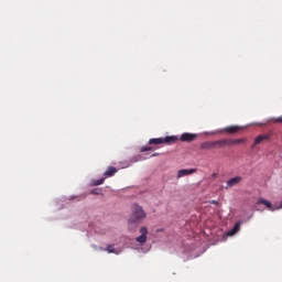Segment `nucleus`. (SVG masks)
Returning <instances> with one entry per match:
<instances>
[{"label": "nucleus", "instance_id": "1", "mask_svg": "<svg viewBox=\"0 0 282 282\" xmlns=\"http://www.w3.org/2000/svg\"><path fill=\"white\" fill-rule=\"evenodd\" d=\"M145 217H147V213H144V209H142L141 206H139V205L132 206L130 224H133L135 226L137 224H140V221H142V219H144Z\"/></svg>", "mask_w": 282, "mask_h": 282}, {"label": "nucleus", "instance_id": "2", "mask_svg": "<svg viewBox=\"0 0 282 282\" xmlns=\"http://www.w3.org/2000/svg\"><path fill=\"white\" fill-rule=\"evenodd\" d=\"M176 135L165 137V138H156L150 139L149 144H175L177 142Z\"/></svg>", "mask_w": 282, "mask_h": 282}, {"label": "nucleus", "instance_id": "3", "mask_svg": "<svg viewBox=\"0 0 282 282\" xmlns=\"http://www.w3.org/2000/svg\"><path fill=\"white\" fill-rule=\"evenodd\" d=\"M261 142H270V134H260L254 139L253 144L251 145V149H254L257 144H261Z\"/></svg>", "mask_w": 282, "mask_h": 282}, {"label": "nucleus", "instance_id": "4", "mask_svg": "<svg viewBox=\"0 0 282 282\" xmlns=\"http://www.w3.org/2000/svg\"><path fill=\"white\" fill-rule=\"evenodd\" d=\"M242 181H243V177L235 176V177L227 181L226 188H232V186H237V185L241 184Z\"/></svg>", "mask_w": 282, "mask_h": 282}, {"label": "nucleus", "instance_id": "5", "mask_svg": "<svg viewBox=\"0 0 282 282\" xmlns=\"http://www.w3.org/2000/svg\"><path fill=\"white\" fill-rule=\"evenodd\" d=\"M140 232H141V236L137 237L135 240L139 243H147V235H149V229H147V227H141Z\"/></svg>", "mask_w": 282, "mask_h": 282}, {"label": "nucleus", "instance_id": "6", "mask_svg": "<svg viewBox=\"0 0 282 282\" xmlns=\"http://www.w3.org/2000/svg\"><path fill=\"white\" fill-rule=\"evenodd\" d=\"M224 133H229L230 135H235V133H239L241 131V127L239 126H229L223 129Z\"/></svg>", "mask_w": 282, "mask_h": 282}, {"label": "nucleus", "instance_id": "7", "mask_svg": "<svg viewBox=\"0 0 282 282\" xmlns=\"http://www.w3.org/2000/svg\"><path fill=\"white\" fill-rule=\"evenodd\" d=\"M197 139V134L185 132L181 135L180 140L181 142H193Z\"/></svg>", "mask_w": 282, "mask_h": 282}, {"label": "nucleus", "instance_id": "8", "mask_svg": "<svg viewBox=\"0 0 282 282\" xmlns=\"http://www.w3.org/2000/svg\"><path fill=\"white\" fill-rule=\"evenodd\" d=\"M240 229H241V223L237 221L235 224L234 228H231L229 231H227L226 236L234 237V235H237V232H239Z\"/></svg>", "mask_w": 282, "mask_h": 282}, {"label": "nucleus", "instance_id": "9", "mask_svg": "<svg viewBox=\"0 0 282 282\" xmlns=\"http://www.w3.org/2000/svg\"><path fill=\"white\" fill-rule=\"evenodd\" d=\"M230 147V139H221L214 141V148Z\"/></svg>", "mask_w": 282, "mask_h": 282}, {"label": "nucleus", "instance_id": "10", "mask_svg": "<svg viewBox=\"0 0 282 282\" xmlns=\"http://www.w3.org/2000/svg\"><path fill=\"white\" fill-rule=\"evenodd\" d=\"M196 170L195 169H189V170H180L177 172V180L182 178V177H186V175H193V173H195Z\"/></svg>", "mask_w": 282, "mask_h": 282}, {"label": "nucleus", "instance_id": "11", "mask_svg": "<svg viewBox=\"0 0 282 282\" xmlns=\"http://www.w3.org/2000/svg\"><path fill=\"white\" fill-rule=\"evenodd\" d=\"M118 173V169L113 166H109L107 171L104 173L105 177H113L115 174Z\"/></svg>", "mask_w": 282, "mask_h": 282}, {"label": "nucleus", "instance_id": "12", "mask_svg": "<svg viewBox=\"0 0 282 282\" xmlns=\"http://www.w3.org/2000/svg\"><path fill=\"white\" fill-rule=\"evenodd\" d=\"M258 204H263V206H267L269 210H274V208H272V203H270V200H265V198H259Z\"/></svg>", "mask_w": 282, "mask_h": 282}, {"label": "nucleus", "instance_id": "13", "mask_svg": "<svg viewBox=\"0 0 282 282\" xmlns=\"http://www.w3.org/2000/svg\"><path fill=\"white\" fill-rule=\"evenodd\" d=\"M106 252H108L109 254H118V251L116 250V248L113 247V245H109L107 246L106 249H104Z\"/></svg>", "mask_w": 282, "mask_h": 282}, {"label": "nucleus", "instance_id": "14", "mask_svg": "<svg viewBox=\"0 0 282 282\" xmlns=\"http://www.w3.org/2000/svg\"><path fill=\"white\" fill-rule=\"evenodd\" d=\"M138 224H140V223H137V225L131 224V218H129L128 228H129L130 232H135V230H138Z\"/></svg>", "mask_w": 282, "mask_h": 282}, {"label": "nucleus", "instance_id": "15", "mask_svg": "<svg viewBox=\"0 0 282 282\" xmlns=\"http://www.w3.org/2000/svg\"><path fill=\"white\" fill-rule=\"evenodd\" d=\"M243 142H246V139H234V140L229 139V147L231 144H243Z\"/></svg>", "mask_w": 282, "mask_h": 282}, {"label": "nucleus", "instance_id": "16", "mask_svg": "<svg viewBox=\"0 0 282 282\" xmlns=\"http://www.w3.org/2000/svg\"><path fill=\"white\" fill-rule=\"evenodd\" d=\"M202 149H215L214 141L203 143Z\"/></svg>", "mask_w": 282, "mask_h": 282}, {"label": "nucleus", "instance_id": "17", "mask_svg": "<svg viewBox=\"0 0 282 282\" xmlns=\"http://www.w3.org/2000/svg\"><path fill=\"white\" fill-rule=\"evenodd\" d=\"M100 184H105V177L93 181V186H100Z\"/></svg>", "mask_w": 282, "mask_h": 282}, {"label": "nucleus", "instance_id": "18", "mask_svg": "<svg viewBox=\"0 0 282 282\" xmlns=\"http://www.w3.org/2000/svg\"><path fill=\"white\" fill-rule=\"evenodd\" d=\"M147 151H151V147H143L141 148V152L144 153Z\"/></svg>", "mask_w": 282, "mask_h": 282}, {"label": "nucleus", "instance_id": "19", "mask_svg": "<svg viewBox=\"0 0 282 282\" xmlns=\"http://www.w3.org/2000/svg\"><path fill=\"white\" fill-rule=\"evenodd\" d=\"M91 195H100V192H98V189H93Z\"/></svg>", "mask_w": 282, "mask_h": 282}, {"label": "nucleus", "instance_id": "20", "mask_svg": "<svg viewBox=\"0 0 282 282\" xmlns=\"http://www.w3.org/2000/svg\"><path fill=\"white\" fill-rule=\"evenodd\" d=\"M209 204H214V206H217L219 204L217 200H210Z\"/></svg>", "mask_w": 282, "mask_h": 282}, {"label": "nucleus", "instance_id": "21", "mask_svg": "<svg viewBox=\"0 0 282 282\" xmlns=\"http://www.w3.org/2000/svg\"><path fill=\"white\" fill-rule=\"evenodd\" d=\"M275 122H282V117H279L278 119H275Z\"/></svg>", "mask_w": 282, "mask_h": 282}, {"label": "nucleus", "instance_id": "22", "mask_svg": "<svg viewBox=\"0 0 282 282\" xmlns=\"http://www.w3.org/2000/svg\"><path fill=\"white\" fill-rule=\"evenodd\" d=\"M158 155V153H154V154H152V158H155Z\"/></svg>", "mask_w": 282, "mask_h": 282}]
</instances>
